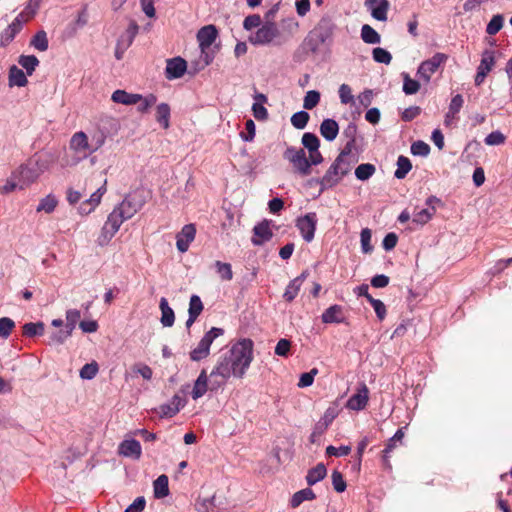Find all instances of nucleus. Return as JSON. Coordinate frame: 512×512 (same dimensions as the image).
<instances>
[{"instance_id": "nucleus-23", "label": "nucleus", "mask_w": 512, "mask_h": 512, "mask_svg": "<svg viewBox=\"0 0 512 512\" xmlns=\"http://www.w3.org/2000/svg\"><path fill=\"white\" fill-rule=\"evenodd\" d=\"M183 406L184 404L182 398L178 395H174L170 403L160 405L159 414L161 417H173Z\"/></svg>"}, {"instance_id": "nucleus-15", "label": "nucleus", "mask_w": 512, "mask_h": 512, "mask_svg": "<svg viewBox=\"0 0 512 512\" xmlns=\"http://www.w3.org/2000/svg\"><path fill=\"white\" fill-rule=\"evenodd\" d=\"M196 228L194 224H186L176 235L177 249L184 253L188 250L190 243L195 239Z\"/></svg>"}, {"instance_id": "nucleus-30", "label": "nucleus", "mask_w": 512, "mask_h": 512, "mask_svg": "<svg viewBox=\"0 0 512 512\" xmlns=\"http://www.w3.org/2000/svg\"><path fill=\"white\" fill-rule=\"evenodd\" d=\"M315 498L316 495L314 491L311 488H305L293 494L292 498L290 499V506L292 508H297L304 501H311Z\"/></svg>"}, {"instance_id": "nucleus-47", "label": "nucleus", "mask_w": 512, "mask_h": 512, "mask_svg": "<svg viewBox=\"0 0 512 512\" xmlns=\"http://www.w3.org/2000/svg\"><path fill=\"white\" fill-rule=\"evenodd\" d=\"M157 101V97L154 94H148L147 96H142L137 105L138 112L146 113L153 105H155Z\"/></svg>"}, {"instance_id": "nucleus-24", "label": "nucleus", "mask_w": 512, "mask_h": 512, "mask_svg": "<svg viewBox=\"0 0 512 512\" xmlns=\"http://www.w3.org/2000/svg\"><path fill=\"white\" fill-rule=\"evenodd\" d=\"M321 319L326 324L342 323L344 321L342 306L337 304L330 306L323 312Z\"/></svg>"}, {"instance_id": "nucleus-45", "label": "nucleus", "mask_w": 512, "mask_h": 512, "mask_svg": "<svg viewBox=\"0 0 512 512\" xmlns=\"http://www.w3.org/2000/svg\"><path fill=\"white\" fill-rule=\"evenodd\" d=\"M310 119L309 114L306 111H299L292 115L291 124L296 129H304Z\"/></svg>"}, {"instance_id": "nucleus-62", "label": "nucleus", "mask_w": 512, "mask_h": 512, "mask_svg": "<svg viewBox=\"0 0 512 512\" xmlns=\"http://www.w3.org/2000/svg\"><path fill=\"white\" fill-rule=\"evenodd\" d=\"M339 97L342 104H350L353 103L354 97L352 95V90L349 85L342 84L339 88Z\"/></svg>"}, {"instance_id": "nucleus-43", "label": "nucleus", "mask_w": 512, "mask_h": 512, "mask_svg": "<svg viewBox=\"0 0 512 512\" xmlns=\"http://www.w3.org/2000/svg\"><path fill=\"white\" fill-rule=\"evenodd\" d=\"M72 332L66 326L64 329L52 332L49 337V343L55 345L63 344L72 335Z\"/></svg>"}, {"instance_id": "nucleus-20", "label": "nucleus", "mask_w": 512, "mask_h": 512, "mask_svg": "<svg viewBox=\"0 0 512 512\" xmlns=\"http://www.w3.org/2000/svg\"><path fill=\"white\" fill-rule=\"evenodd\" d=\"M106 183L107 181L104 180V183L101 187H99L88 200L81 203L79 207V212L83 215H88L92 211L95 210V208L99 205L101 198L103 194L106 192Z\"/></svg>"}, {"instance_id": "nucleus-41", "label": "nucleus", "mask_w": 512, "mask_h": 512, "mask_svg": "<svg viewBox=\"0 0 512 512\" xmlns=\"http://www.w3.org/2000/svg\"><path fill=\"white\" fill-rule=\"evenodd\" d=\"M435 212L436 209L434 206H432L431 208L421 209L420 211L414 214L412 221L417 224L424 225L432 218Z\"/></svg>"}, {"instance_id": "nucleus-6", "label": "nucleus", "mask_w": 512, "mask_h": 512, "mask_svg": "<svg viewBox=\"0 0 512 512\" xmlns=\"http://www.w3.org/2000/svg\"><path fill=\"white\" fill-rule=\"evenodd\" d=\"M284 158L290 161L301 175L306 176L311 173V163L303 149L289 147L284 152Z\"/></svg>"}, {"instance_id": "nucleus-4", "label": "nucleus", "mask_w": 512, "mask_h": 512, "mask_svg": "<svg viewBox=\"0 0 512 512\" xmlns=\"http://www.w3.org/2000/svg\"><path fill=\"white\" fill-rule=\"evenodd\" d=\"M223 334L224 330L222 328L212 327L204 334L197 347L190 352V359L197 362L206 359L210 355V347L213 341Z\"/></svg>"}, {"instance_id": "nucleus-63", "label": "nucleus", "mask_w": 512, "mask_h": 512, "mask_svg": "<svg viewBox=\"0 0 512 512\" xmlns=\"http://www.w3.org/2000/svg\"><path fill=\"white\" fill-rule=\"evenodd\" d=\"M372 307L374 308V311L380 321L384 320L387 314L386 306L385 304L379 300V299H371L369 302Z\"/></svg>"}, {"instance_id": "nucleus-57", "label": "nucleus", "mask_w": 512, "mask_h": 512, "mask_svg": "<svg viewBox=\"0 0 512 512\" xmlns=\"http://www.w3.org/2000/svg\"><path fill=\"white\" fill-rule=\"evenodd\" d=\"M411 153L416 156H427L430 153V146L423 141H416L411 145Z\"/></svg>"}, {"instance_id": "nucleus-32", "label": "nucleus", "mask_w": 512, "mask_h": 512, "mask_svg": "<svg viewBox=\"0 0 512 512\" xmlns=\"http://www.w3.org/2000/svg\"><path fill=\"white\" fill-rule=\"evenodd\" d=\"M169 480L165 474L160 475L153 483L154 496L164 498L169 494Z\"/></svg>"}, {"instance_id": "nucleus-35", "label": "nucleus", "mask_w": 512, "mask_h": 512, "mask_svg": "<svg viewBox=\"0 0 512 512\" xmlns=\"http://www.w3.org/2000/svg\"><path fill=\"white\" fill-rule=\"evenodd\" d=\"M411 169L412 164L410 159L401 155L397 159V169L394 173V176L397 179H404Z\"/></svg>"}, {"instance_id": "nucleus-16", "label": "nucleus", "mask_w": 512, "mask_h": 512, "mask_svg": "<svg viewBox=\"0 0 512 512\" xmlns=\"http://www.w3.org/2000/svg\"><path fill=\"white\" fill-rule=\"evenodd\" d=\"M366 7L371 11V15L378 21H386L387 13L390 7L388 0H366Z\"/></svg>"}, {"instance_id": "nucleus-3", "label": "nucleus", "mask_w": 512, "mask_h": 512, "mask_svg": "<svg viewBox=\"0 0 512 512\" xmlns=\"http://www.w3.org/2000/svg\"><path fill=\"white\" fill-rule=\"evenodd\" d=\"M126 220H128V218L122 214L117 207H115L102 227L101 235L98 238L99 245L104 246L108 244V242L118 232L122 223Z\"/></svg>"}, {"instance_id": "nucleus-29", "label": "nucleus", "mask_w": 512, "mask_h": 512, "mask_svg": "<svg viewBox=\"0 0 512 512\" xmlns=\"http://www.w3.org/2000/svg\"><path fill=\"white\" fill-rule=\"evenodd\" d=\"M327 475V469L323 463H318L315 467L311 468L307 475L306 481L309 486L316 484L323 480Z\"/></svg>"}, {"instance_id": "nucleus-53", "label": "nucleus", "mask_w": 512, "mask_h": 512, "mask_svg": "<svg viewBox=\"0 0 512 512\" xmlns=\"http://www.w3.org/2000/svg\"><path fill=\"white\" fill-rule=\"evenodd\" d=\"M332 485L336 492L342 493L346 490L347 484L341 472L334 470L331 475Z\"/></svg>"}, {"instance_id": "nucleus-13", "label": "nucleus", "mask_w": 512, "mask_h": 512, "mask_svg": "<svg viewBox=\"0 0 512 512\" xmlns=\"http://www.w3.org/2000/svg\"><path fill=\"white\" fill-rule=\"evenodd\" d=\"M187 70V62L181 57H175L167 60L165 68V77L168 80L182 77Z\"/></svg>"}, {"instance_id": "nucleus-19", "label": "nucleus", "mask_w": 512, "mask_h": 512, "mask_svg": "<svg viewBox=\"0 0 512 512\" xmlns=\"http://www.w3.org/2000/svg\"><path fill=\"white\" fill-rule=\"evenodd\" d=\"M309 272L307 270L303 271L299 276L294 278L287 285L285 292L283 294V298L286 302H292L298 295L304 281L308 277Z\"/></svg>"}, {"instance_id": "nucleus-60", "label": "nucleus", "mask_w": 512, "mask_h": 512, "mask_svg": "<svg viewBox=\"0 0 512 512\" xmlns=\"http://www.w3.org/2000/svg\"><path fill=\"white\" fill-rule=\"evenodd\" d=\"M262 19L258 14H252L247 16L243 21V28L245 30H252L254 28H259L261 26Z\"/></svg>"}, {"instance_id": "nucleus-44", "label": "nucleus", "mask_w": 512, "mask_h": 512, "mask_svg": "<svg viewBox=\"0 0 512 512\" xmlns=\"http://www.w3.org/2000/svg\"><path fill=\"white\" fill-rule=\"evenodd\" d=\"M302 144L309 152H313L319 149L320 141L315 134L307 132L302 136Z\"/></svg>"}, {"instance_id": "nucleus-38", "label": "nucleus", "mask_w": 512, "mask_h": 512, "mask_svg": "<svg viewBox=\"0 0 512 512\" xmlns=\"http://www.w3.org/2000/svg\"><path fill=\"white\" fill-rule=\"evenodd\" d=\"M30 45L41 52L46 51L49 46L46 32L44 30L38 31L31 39Z\"/></svg>"}, {"instance_id": "nucleus-11", "label": "nucleus", "mask_w": 512, "mask_h": 512, "mask_svg": "<svg viewBox=\"0 0 512 512\" xmlns=\"http://www.w3.org/2000/svg\"><path fill=\"white\" fill-rule=\"evenodd\" d=\"M369 400V389L365 383H361L355 394L347 401V408L360 411L363 410Z\"/></svg>"}, {"instance_id": "nucleus-18", "label": "nucleus", "mask_w": 512, "mask_h": 512, "mask_svg": "<svg viewBox=\"0 0 512 512\" xmlns=\"http://www.w3.org/2000/svg\"><path fill=\"white\" fill-rule=\"evenodd\" d=\"M404 438L403 428H399L393 437H391L386 444L385 449L382 451V463L386 469H391L390 453L395 449L398 444H402Z\"/></svg>"}, {"instance_id": "nucleus-2", "label": "nucleus", "mask_w": 512, "mask_h": 512, "mask_svg": "<svg viewBox=\"0 0 512 512\" xmlns=\"http://www.w3.org/2000/svg\"><path fill=\"white\" fill-rule=\"evenodd\" d=\"M281 32L275 22L266 21L257 31L249 36V42L253 45H280Z\"/></svg>"}, {"instance_id": "nucleus-1", "label": "nucleus", "mask_w": 512, "mask_h": 512, "mask_svg": "<svg viewBox=\"0 0 512 512\" xmlns=\"http://www.w3.org/2000/svg\"><path fill=\"white\" fill-rule=\"evenodd\" d=\"M253 341L241 339L221 354L210 373V390L223 387L231 376L242 379L253 361Z\"/></svg>"}, {"instance_id": "nucleus-51", "label": "nucleus", "mask_w": 512, "mask_h": 512, "mask_svg": "<svg viewBox=\"0 0 512 512\" xmlns=\"http://www.w3.org/2000/svg\"><path fill=\"white\" fill-rule=\"evenodd\" d=\"M372 56L375 62L383 63V64H390L392 60V55L381 47H376L372 51Z\"/></svg>"}, {"instance_id": "nucleus-37", "label": "nucleus", "mask_w": 512, "mask_h": 512, "mask_svg": "<svg viewBox=\"0 0 512 512\" xmlns=\"http://www.w3.org/2000/svg\"><path fill=\"white\" fill-rule=\"evenodd\" d=\"M19 64L26 70L30 76L39 65V60L34 55H21L18 60Z\"/></svg>"}, {"instance_id": "nucleus-31", "label": "nucleus", "mask_w": 512, "mask_h": 512, "mask_svg": "<svg viewBox=\"0 0 512 512\" xmlns=\"http://www.w3.org/2000/svg\"><path fill=\"white\" fill-rule=\"evenodd\" d=\"M27 83L28 80L23 70L13 65L9 70V85L24 87Z\"/></svg>"}, {"instance_id": "nucleus-56", "label": "nucleus", "mask_w": 512, "mask_h": 512, "mask_svg": "<svg viewBox=\"0 0 512 512\" xmlns=\"http://www.w3.org/2000/svg\"><path fill=\"white\" fill-rule=\"evenodd\" d=\"M81 314L77 309H70L66 312V327L73 331L77 322L80 320Z\"/></svg>"}, {"instance_id": "nucleus-50", "label": "nucleus", "mask_w": 512, "mask_h": 512, "mask_svg": "<svg viewBox=\"0 0 512 512\" xmlns=\"http://www.w3.org/2000/svg\"><path fill=\"white\" fill-rule=\"evenodd\" d=\"M504 19L502 15H494L490 22L487 24L486 32L489 35L497 34L503 27Z\"/></svg>"}, {"instance_id": "nucleus-17", "label": "nucleus", "mask_w": 512, "mask_h": 512, "mask_svg": "<svg viewBox=\"0 0 512 512\" xmlns=\"http://www.w3.org/2000/svg\"><path fill=\"white\" fill-rule=\"evenodd\" d=\"M218 31L214 25L202 27L197 33V40L202 52H205L216 40Z\"/></svg>"}, {"instance_id": "nucleus-55", "label": "nucleus", "mask_w": 512, "mask_h": 512, "mask_svg": "<svg viewBox=\"0 0 512 512\" xmlns=\"http://www.w3.org/2000/svg\"><path fill=\"white\" fill-rule=\"evenodd\" d=\"M371 230L369 228H364L360 233V241L361 248L364 253H370L373 250V246L371 245Z\"/></svg>"}, {"instance_id": "nucleus-59", "label": "nucleus", "mask_w": 512, "mask_h": 512, "mask_svg": "<svg viewBox=\"0 0 512 512\" xmlns=\"http://www.w3.org/2000/svg\"><path fill=\"white\" fill-rule=\"evenodd\" d=\"M318 374V370L316 368H313L309 372L302 373L298 382V387L304 388L309 387L313 384L315 375Z\"/></svg>"}, {"instance_id": "nucleus-28", "label": "nucleus", "mask_w": 512, "mask_h": 512, "mask_svg": "<svg viewBox=\"0 0 512 512\" xmlns=\"http://www.w3.org/2000/svg\"><path fill=\"white\" fill-rule=\"evenodd\" d=\"M159 308L161 310L160 322L164 327H171L175 321V314L173 309L169 306L166 298L160 299Z\"/></svg>"}, {"instance_id": "nucleus-58", "label": "nucleus", "mask_w": 512, "mask_h": 512, "mask_svg": "<svg viewBox=\"0 0 512 512\" xmlns=\"http://www.w3.org/2000/svg\"><path fill=\"white\" fill-rule=\"evenodd\" d=\"M57 205V200L55 197L48 195L43 198L40 204L37 207V211H45L46 213H51Z\"/></svg>"}, {"instance_id": "nucleus-22", "label": "nucleus", "mask_w": 512, "mask_h": 512, "mask_svg": "<svg viewBox=\"0 0 512 512\" xmlns=\"http://www.w3.org/2000/svg\"><path fill=\"white\" fill-rule=\"evenodd\" d=\"M118 452L120 455L138 460L142 455V448L139 441L130 439L120 443Z\"/></svg>"}, {"instance_id": "nucleus-21", "label": "nucleus", "mask_w": 512, "mask_h": 512, "mask_svg": "<svg viewBox=\"0 0 512 512\" xmlns=\"http://www.w3.org/2000/svg\"><path fill=\"white\" fill-rule=\"evenodd\" d=\"M70 149L76 153L82 154L84 157L91 154L90 142L88 141L87 135L82 131L76 132L71 137Z\"/></svg>"}, {"instance_id": "nucleus-46", "label": "nucleus", "mask_w": 512, "mask_h": 512, "mask_svg": "<svg viewBox=\"0 0 512 512\" xmlns=\"http://www.w3.org/2000/svg\"><path fill=\"white\" fill-rule=\"evenodd\" d=\"M215 267L217 269V273L219 274L220 278L224 281H230L233 278V272L231 264L224 263L221 261L215 262Z\"/></svg>"}, {"instance_id": "nucleus-27", "label": "nucleus", "mask_w": 512, "mask_h": 512, "mask_svg": "<svg viewBox=\"0 0 512 512\" xmlns=\"http://www.w3.org/2000/svg\"><path fill=\"white\" fill-rule=\"evenodd\" d=\"M111 99L115 103L135 105L141 99V94L128 93L125 90H116L113 92Z\"/></svg>"}, {"instance_id": "nucleus-9", "label": "nucleus", "mask_w": 512, "mask_h": 512, "mask_svg": "<svg viewBox=\"0 0 512 512\" xmlns=\"http://www.w3.org/2000/svg\"><path fill=\"white\" fill-rule=\"evenodd\" d=\"M316 214L308 213L297 220L296 226L300 230V233L305 241L311 242L314 238L316 230Z\"/></svg>"}, {"instance_id": "nucleus-12", "label": "nucleus", "mask_w": 512, "mask_h": 512, "mask_svg": "<svg viewBox=\"0 0 512 512\" xmlns=\"http://www.w3.org/2000/svg\"><path fill=\"white\" fill-rule=\"evenodd\" d=\"M344 177L345 176L343 173L339 170V168H337V166H335V163L333 162L323 177L318 180V183L321 186V191L335 187L342 181Z\"/></svg>"}, {"instance_id": "nucleus-7", "label": "nucleus", "mask_w": 512, "mask_h": 512, "mask_svg": "<svg viewBox=\"0 0 512 512\" xmlns=\"http://www.w3.org/2000/svg\"><path fill=\"white\" fill-rule=\"evenodd\" d=\"M448 56L444 53H436L432 58L423 61L418 67L417 74L425 81L429 82L431 76L444 64Z\"/></svg>"}, {"instance_id": "nucleus-8", "label": "nucleus", "mask_w": 512, "mask_h": 512, "mask_svg": "<svg viewBox=\"0 0 512 512\" xmlns=\"http://www.w3.org/2000/svg\"><path fill=\"white\" fill-rule=\"evenodd\" d=\"M145 204V199L138 193L128 194L117 206L119 211L131 219Z\"/></svg>"}, {"instance_id": "nucleus-52", "label": "nucleus", "mask_w": 512, "mask_h": 512, "mask_svg": "<svg viewBox=\"0 0 512 512\" xmlns=\"http://www.w3.org/2000/svg\"><path fill=\"white\" fill-rule=\"evenodd\" d=\"M203 303L198 295H192L189 302V315L199 317L203 311Z\"/></svg>"}, {"instance_id": "nucleus-48", "label": "nucleus", "mask_w": 512, "mask_h": 512, "mask_svg": "<svg viewBox=\"0 0 512 512\" xmlns=\"http://www.w3.org/2000/svg\"><path fill=\"white\" fill-rule=\"evenodd\" d=\"M320 101V93L316 90H310L306 93L303 100V107L311 110L318 105Z\"/></svg>"}, {"instance_id": "nucleus-54", "label": "nucleus", "mask_w": 512, "mask_h": 512, "mask_svg": "<svg viewBox=\"0 0 512 512\" xmlns=\"http://www.w3.org/2000/svg\"><path fill=\"white\" fill-rule=\"evenodd\" d=\"M99 367L96 362L85 364L80 370V377L82 379H93L98 373Z\"/></svg>"}, {"instance_id": "nucleus-64", "label": "nucleus", "mask_w": 512, "mask_h": 512, "mask_svg": "<svg viewBox=\"0 0 512 512\" xmlns=\"http://www.w3.org/2000/svg\"><path fill=\"white\" fill-rule=\"evenodd\" d=\"M291 342L288 339H280L275 347V354L286 357L289 354Z\"/></svg>"}, {"instance_id": "nucleus-49", "label": "nucleus", "mask_w": 512, "mask_h": 512, "mask_svg": "<svg viewBox=\"0 0 512 512\" xmlns=\"http://www.w3.org/2000/svg\"><path fill=\"white\" fill-rule=\"evenodd\" d=\"M15 327V322L9 317L0 318V338L7 339Z\"/></svg>"}, {"instance_id": "nucleus-34", "label": "nucleus", "mask_w": 512, "mask_h": 512, "mask_svg": "<svg viewBox=\"0 0 512 512\" xmlns=\"http://www.w3.org/2000/svg\"><path fill=\"white\" fill-rule=\"evenodd\" d=\"M361 38L367 44H378L381 41L379 33L368 24L362 26Z\"/></svg>"}, {"instance_id": "nucleus-5", "label": "nucleus", "mask_w": 512, "mask_h": 512, "mask_svg": "<svg viewBox=\"0 0 512 512\" xmlns=\"http://www.w3.org/2000/svg\"><path fill=\"white\" fill-rule=\"evenodd\" d=\"M34 14V11H22L19 15H17V17L12 21V23L1 32V46H7L8 44H10L15 38V36L22 30L24 23L32 19Z\"/></svg>"}, {"instance_id": "nucleus-39", "label": "nucleus", "mask_w": 512, "mask_h": 512, "mask_svg": "<svg viewBox=\"0 0 512 512\" xmlns=\"http://www.w3.org/2000/svg\"><path fill=\"white\" fill-rule=\"evenodd\" d=\"M375 171L376 168L373 164L363 163L355 169V176L358 180L365 181L372 177Z\"/></svg>"}, {"instance_id": "nucleus-33", "label": "nucleus", "mask_w": 512, "mask_h": 512, "mask_svg": "<svg viewBox=\"0 0 512 512\" xmlns=\"http://www.w3.org/2000/svg\"><path fill=\"white\" fill-rule=\"evenodd\" d=\"M170 106L167 103H160L156 108V121L164 128L170 126Z\"/></svg>"}, {"instance_id": "nucleus-10", "label": "nucleus", "mask_w": 512, "mask_h": 512, "mask_svg": "<svg viewBox=\"0 0 512 512\" xmlns=\"http://www.w3.org/2000/svg\"><path fill=\"white\" fill-rule=\"evenodd\" d=\"M351 144H346L344 149L340 152L334 160L335 166L343 173L344 176L348 175L357 162V157L352 155Z\"/></svg>"}, {"instance_id": "nucleus-14", "label": "nucleus", "mask_w": 512, "mask_h": 512, "mask_svg": "<svg viewBox=\"0 0 512 512\" xmlns=\"http://www.w3.org/2000/svg\"><path fill=\"white\" fill-rule=\"evenodd\" d=\"M273 237V232L270 228V222L263 220L253 228V236L251 242L255 246H261L265 242H268Z\"/></svg>"}, {"instance_id": "nucleus-36", "label": "nucleus", "mask_w": 512, "mask_h": 512, "mask_svg": "<svg viewBox=\"0 0 512 512\" xmlns=\"http://www.w3.org/2000/svg\"><path fill=\"white\" fill-rule=\"evenodd\" d=\"M495 65V57L494 52L491 50H485L482 54V59L480 61V65L477 70L488 74Z\"/></svg>"}, {"instance_id": "nucleus-26", "label": "nucleus", "mask_w": 512, "mask_h": 512, "mask_svg": "<svg viewBox=\"0 0 512 512\" xmlns=\"http://www.w3.org/2000/svg\"><path fill=\"white\" fill-rule=\"evenodd\" d=\"M339 132L338 123L334 119H324L320 125V134L327 140L336 139Z\"/></svg>"}, {"instance_id": "nucleus-42", "label": "nucleus", "mask_w": 512, "mask_h": 512, "mask_svg": "<svg viewBox=\"0 0 512 512\" xmlns=\"http://www.w3.org/2000/svg\"><path fill=\"white\" fill-rule=\"evenodd\" d=\"M420 89V83L412 79L409 74L403 73V91L406 95L416 94Z\"/></svg>"}, {"instance_id": "nucleus-40", "label": "nucleus", "mask_w": 512, "mask_h": 512, "mask_svg": "<svg viewBox=\"0 0 512 512\" xmlns=\"http://www.w3.org/2000/svg\"><path fill=\"white\" fill-rule=\"evenodd\" d=\"M22 333L26 337H34L37 335H42L44 333V323L43 322H29L23 325Z\"/></svg>"}, {"instance_id": "nucleus-61", "label": "nucleus", "mask_w": 512, "mask_h": 512, "mask_svg": "<svg viewBox=\"0 0 512 512\" xmlns=\"http://www.w3.org/2000/svg\"><path fill=\"white\" fill-rule=\"evenodd\" d=\"M506 137L500 131H493L488 134L485 138V144L493 146V145H501L505 142Z\"/></svg>"}, {"instance_id": "nucleus-25", "label": "nucleus", "mask_w": 512, "mask_h": 512, "mask_svg": "<svg viewBox=\"0 0 512 512\" xmlns=\"http://www.w3.org/2000/svg\"><path fill=\"white\" fill-rule=\"evenodd\" d=\"M208 377L206 369H202L192 389L191 395L194 400L202 397L210 389L208 387Z\"/></svg>"}]
</instances>
